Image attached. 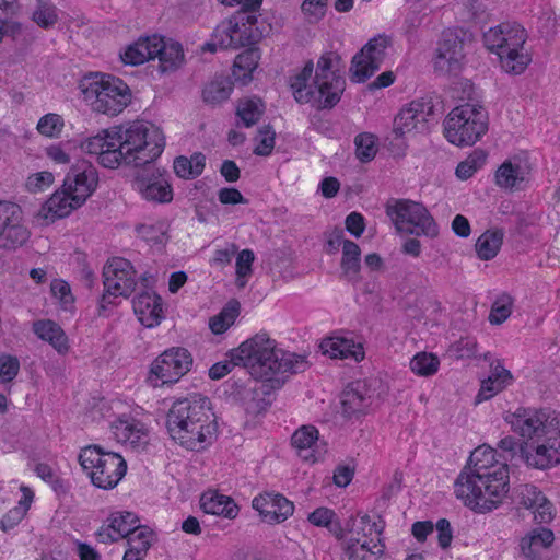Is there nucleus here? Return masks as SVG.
<instances>
[{"label":"nucleus","mask_w":560,"mask_h":560,"mask_svg":"<svg viewBox=\"0 0 560 560\" xmlns=\"http://www.w3.org/2000/svg\"><path fill=\"white\" fill-rule=\"evenodd\" d=\"M165 137L160 127L145 120H132L101 128L79 141L82 153L105 170L140 167L163 152Z\"/></svg>","instance_id":"nucleus-1"},{"label":"nucleus","mask_w":560,"mask_h":560,"mask_svg":"<svg viewBox=\"0 0 560 560\" xmlns=\"http://www.w3.org/2000/svg\"><path fill=\"white\" fill-rule=\"evenodd\" d=\"M518 436H505L501 450L513 452L530 469L546 471L560 465V412L550 408H517L504 417Z\"/></svg>","instance_id":"nucleus-2"},{"label":"nucleus","mask_w":560,"mask_h":560,"mask_svg":"<svg viewBox=\"0 0 560 560\" xmlns=\"http://www.w3.org/2000/svg\"><path fill=\"white\" fill-rule=\"evenodd\" d=\"M510 491V468L489 445L476 447L454 482L455 497L476 513L499 508Z\"/></svg>","instance_id":"nucleus-3"},{"label":"nucleus","mask_w":560,"mask_h":560,"mask_svg":"<svg viewBox=\"0 0 560 560\" xmlns=\"http://www.w3.org/2000/svg\"><path fill=\"white\" fill-rule=\"evenodd\" d=\"M228 355L234 365L246 368L256 380L272 383V387H280L288 373H298L307 366L304 355L279 348L265 331L247 338Z\"/></svg>","instance_id":"nucleus-4"},{"label":"nucleus","mask_w":560,"mask_h":560,"mask_svg":"<svg viewBox=\"0 0 560 560\" xmlns=\"http://www.w3.org/2000/svg\"><path fill=\"white\" fill-rule=\"evenodd\" d=\"M346 86L342 58L338 51H324L316 66L307 61L290 78V88L298 103L331 108L341 98Z\"/></svg>","instance_id":"nucleus-5"},{"label":"nucleus","mask_w":560,"mask_h":560,"mask_svg":"<svg viewBox=\"0 0 560 560\" xmlns=\"http://www.w3.org/2000/svg\"><path fill=\"white\" fill-rule=\"evenodd\" d=\"M173 441L191 451H201L215 439L218 424L210 402L203 397L176 400L166 417Z\"/></svg>","instance_id":"nucleus-6"},{"label":"nucleus","mask_w":560,"mask_h":560,"mask_svg":"<svg viewBox=\"0 0 560 560\" xmlns=\"http://www.w3.org/2000/svg\"><path fill=\"white\" fill-rule=\"evenodd\" d=\"M142 409L132 400L112 397L97 400L90 410L93 421L103 419L113 439L122 445L138 448L149 442L150 428L141 419Z\"/></svg>","instance_id":"nucleus-7"},{"label":"nucleus","mask_w":560,"mask_h":560,"mask_svg":"<svg viewBox=\"0 0 560 560\" xmlns=\"http://www.w3.org/2000/svg\"><path fill=\"white\" fill-rule=\"evenodd\" d=\"M486 49L497 57L499 69L509 75L523 74L533 62L527 31L517 23H501L482 36Z\"/></svg>","instance_id":"nucleus-8"},{"label":"nucleus","mask_w":560,"mask_h":560,"mask_svg":"<svg viewBox=\"0 0 560 560\" xmlns=\"http://www.w3.org/2000/svg\"><path fill=\"white\" fill-rule=\"evenodd\" d=\"M385 522L377 515L358 513L334 530L349 560H377L385 555Z\"/></svg>","instance_id":"nucleus-9"},{"label":"nucleus","mask_w":560,"mask_h":560,"mask_svg":"<svg viewBox=\"0 0 560 560\" xmlns=\"http://www.w3.org/2000/svg\"><path fill=\"white\" fill-rule=\"evenodd\" d=\"M79 94L96 114L116 117L131 103V90L120 78L105 72H90L78 83Z\"/></svg>","instance_id":"nucleus-10"},{"label":"nucleus","mask_w":560,"mask_h":560,"mask_svg":"<svg viewBox=\"0 0 560 560\" xmlns=\"http://www.w3.org/2000/svg\"><path fill=\"white\" fill-rule=\"evenodd\" d=\"M78 459L91 483L103 490L117 487L127 472L125 458L100 445H88L81 448Z\"/></svg>","instance_id":"nucleus-11"},{"label":"nucleus","mask_w":560,"mask_h":560,"mask_svg":"<svg viewBox=\"0 0 560 560\" xmlns=\"http://www.w3.org/2000/svg\"><path fill=\"white\" fill-rule=\"evenodd\" d=\"M488 131V114L476 104H463L453 108L444 119L445 139L456 147H471Z\"/></svg>","instance_id":"nucleus-12"},{"label":"nucleus","mask_w":560,"mask_h":560,"mask_svg":"<svg viewBox=\"0 0 560 560\" xmlns=\"http://www.w3.org/2000/svg\"><path fill=\"white\" fill-rule=\"evenodd\" d=\"M104 292L98 302V314L108 316L124 299H128L137 285V272L132 264L121 257L110 258L103 270Z\"/></svg>","instance_id":"nucleus-13"},{"label":"nucleus","mask_w":560,"mask_h":560,"mask_svg":"<svg viewBox=\"0 0 560 560\" xmlns=\"http://www.w3.org/2000/svg\"><path fill=\"white\" fill-rule=\"evenodd\" d=\"M192 364L194 358L188 349L167 348L150 362L145 383L154 389L172 387L190 372Z\"/></svg>","instance_id":"nucleus-14"},{"label":"nucleus","mask_w":560,"mask_h":560,"mask_svg":"<svg viewBox=\"0 0 560 560\" xmlns=\"http://www.w3.org/2000/svg\"><path fill=\"white\" fill-rule=\"evenodd\" d=\"M387 214L399 232L436 237L439 225L428 209L416 201L396 200L387 206Z\"/></svg>","instance_id":"nucleus-15"},{"label":"nucleus","mask_w":560,"mask_h":560,"mask_svg":"<svg viewBox=\"0 0 560 560\" xmlns=\"http://www.w3.org/2000/svg\"><path fill=\"white\" fill-rule=\"evenodd\" d=\"M533 164L527 152L505 159L494 173V184L505 191H523L532 180Z\"/></svg>","instance_id":"nucleus-16"},{"label":"nucleus","mask_w":560,"mask_h":560,"mask_svg":"<svg viewBox=\"0 0 560 560\" xmlns=\"http://www.w3.org/2000/svg\"><path fill=\"white\" fill-rule=\"evenodd\" d=\"M98 173L91 164L72 165L63 177L60 188L70 199L83 207L98 187Z\"/></svg>","instance_id":"nucleus-17"},{"label":"nucleus","mask_w":560,"mask_h":560,"mask_svg":"<svg viewBox=\"0 0 560 560\" xmlns=\"http://www.w3.org/2000/svg\"><path fill=\"white\" fill-rule=\"evenodd\" d=\"M30 237L27 229L23 225L22 208L11 201H0V241L2 247L16 248L22 246Z\"/></svg>","instance_id":"nucleus-18"},{"label":"nucleus","mask_w":560,"mask_h":560,"mask_svg":"<svg viewBox=\"0 0 560 560\" xmlns=\"http://www.w3.org/2000/svg\"><path fill=\"white\" fill-rule=\"evenodd\" d=\"M291 446L302 462L311 465L323 460L327 453V443L312 424H303L293 432Z\"/></svg>","instance_id":"nucleus-19"},{"label":"nucleus","mask_w":560,"mask_h":560,"mask_svg":"<svg viewBox=\"0 0 560 560\" xmlns=\"http://www.w3.org/2000/svg\"><path fill=\"white\" fill-rule=\"evenodd\" d=\"M433 115L431 102L417 100L404 106L393 122V132L397 137H404L422 132L427 128L429 118Z\"/></svg>","instance_id":"nucleus-20"},{"label":"nucleus","mask_w":560,"mask_h":560,"mask_svg":"<svg viewBox=\"0 0 560 560\" xmlns=\"http://www.w3.org/2000/svg\"><path fill=\"white\" fill-rule=\"evenodd\" d=\"M434 63L439 71L454 78L463 70L465 63L464 43L455 31L443 32Z\"/></svg>","instance_id":"nucleus-21"},{"label":"nucleus","mask_w":560,"mask_h":560,"mask_svg":"<svg viewBox=\"0 0 560 560\" xmlns=\"http://www.w3.org/2000/svg\"><path fill=\"white\" fill-rule=\"evenodd\" d=\"M133 313L145 328H155L165 318V306L162 296L153 289L147 288L132 299Z\"/></svg>","instance_id":"nucleus-22"},{"label":"nucleus","mask_w":560,"mask_h":560,"mask_svg":"<svg viewBox=\"0 0 560 560\" xmlns=\"http://www.w3.org/2000/svg\"><path fill=\"white\" fill-rule=\"evenodd\" d=\"M138 526H140V520L136 513L125 510L114 511L97 529L96 537L103 544L117 542L127 538Z\"/></svg>","instance_id":"nucleus-23"},{"label":"nucleus","mask_w":560,"mask_h":560,"mask_svg":"<svg viewBox=\"0 0 560 560\" xmlns=\"http://www.w3.org/2000/svg\"><path fill=\"white\" fill-rule=\"evenodd\" d=\"M80 209L59 187L39 207L34 214V224L49 226L55 222L70 217Z\"/></svg>","instance_id":"nucleus-24"},{"label":"nucleus","mask_w":560,"mask_h":560,"mask_svg":"<svg viewBox=\"0 0 560 560\" xmlns=\"http://www.w3.org/2000/svg\"><path fill=\"white\" fill-rule=\"evenodd\" d=\"M252 506L258 512L261 521L268 524L282 523L294 512L293 503L275 492L258 494L253 499Z\"/></svg>","instance_id":"nucleus-25"},{"label":"nucleus","mask_w":560,"mask_h":560,"mask_svg":"<svg viewBox=\"0 0 560 560\" xmlns=\"http://www.w3.org/2000/svg\"><path fill=\"white\" fill-rule=\"evenodd\" d=\"M159 33L140 35L119 49V59L125 66H142L156 59Z\"/></svg>","instance_id":"nucleus-26"},{"label":"nucleus","mask_w":560,"mask_h":560,"mask_svg":"<svg viewBox=\"0 0 560 560\" xmlns=\"http://www.w3.org/2000/svg\"><path fill=\"white\" fill-rule=\"evenodd\" d=\"M514 382L512 372L501 360L490 362L489 373L480 378V388L475 397L476 404H481L499 395Z\"/></svg>","instance_id":"nucleus-27"},{"label":"nucleus","mask_w":560,"mask_h":560,"mask_svg":"<svg viewBox=\"0 0 560 560\" xmlns=\"http://www.w3.org/2000/svg\"><path fill=\"white\" fill-rule=\"evenodd\" d=\"M319 349L324 355L331 359H351L360 362L364 359L363 345L355 341L351 336L331 335L322 340Z\"/></svg>","instance_id":"nucleus-28"},{"label":"nucleus","mask_w":560,"mask_h":560,"mask_svg":"<svg viewBox=\"0 0 560 560\" xmlns=\"http://www.w3.org/2000/svg\"><path fill=\"white\" fill-rule=\"evenodd\" d=\"M133 188L147 201L168 203L173 200V188L170 180L160 173L138 177Z\"/></svg>","instance_id":"nucleus-29"},{"label":"nucleus","mask_w":560,"mask_h":560,"mask_svg":"<svg viewBox=\"0 0 560 560\" xmlns=\"http://www.w3.org/2000/svg\"><path fill=\"white\" fill-rule=\"evenodd\" d=\"M158 50V72L160 74L174 73L185 66L184 47L178 40L160 34Z\"/></svg>","instance_id":"nucleus-30"},{"label":"nucleus","mask_w":560,"mask_h":560,"mask_svg":"<svg viewBox=\"0 0 560 560\" xmlns=\"http://www.w3.org/2000/svg\"><path fill=\"white\" fill-rule=\"evenodd\" d=\"M9 489L11 492L15 489L18 490L19 500L18 504L10 509L0 520V527L4 532L13 529L24 520L35 499L34 490L18 480L10 481Z\"/></svg>","instance_id":"nucleus-31"},{"label":"nucleus","mask_w":560,"mask_h":560,"mask_svg":"<svg viewBox=\"0 0 560 560\" xmlns=\"http://www.w3.org/2000/svg\"><path fill=\"white\" fill-rule=\"evenodd\" d=\"M522 505L530 510L537 523H549L555 517L553 504L542 491L533 485H526L521 491Z\"/></svg>","instance_id":"nucleus-32"},{"label":"nucleus","mask_w":560,"mask_h":560,"mask_svg":"<svg viewBox=\"0 0 560 560\" xmlns=\"http://www.w3.org/2000/svg\"><path fill=\"white\" fill-rule=\"evenodd\" d=\"M261 59V50L250 47L235 57L232 77L235 84L247 86L254 80V73L258 69Z\"/></svg>","instance_id":"nucleus-33"},{"label":"nucleus","mask_w":560,"mask_h":560,"mask_svg":"<svg viewBox=\"0 0 560 560\" xmlns=\"http://www.w3.org/2000/svg\"><path fill=\"white\" fill-rule=\"evenodd\" d=\"M200 506L207 514L234 520L240 513L238 505L234 500L217 490H208L200 498Z\"/></svg>","instance_id":"nucleus-34"},{"label":"nucleus","mask_w":560,"mask_h":560,"mask_svg":"<svg viewBox=\"0 0 560 560\" xmlns=\"http://www.w3.org/2000/svg\"><path fill=\"white\" fill-rule=\"evenodd\" d=\"M234 36L237 47L258 43L264 37V30L258 26V19L254 13L247 11L240 12L232 16Z\"/></svg>","instance_id":"nucleus-35"},{"label":"nucleus","mask_w":560,"mask_h":560,"mask_svg":"<svg viewBox=\"0 0 560 560\" xmlns=\"http://www.w3.org/2000/svg\"><path fill=\"white\" fill-rule=\"evenodd\" d=\"M272 383L254 382L253 386L245 388L242 395V404L248 415L258 416L264 413L271 405L269 389H273Z\"/></svg>","instance_id":"nucleus-36"},{"label":"nucleus","mask_w":560,"mask_h":560,"mask_svg":"<svg viewBox=\"0 0 560 560\" xmlns=\"http://www.w3.org/2000/svg\"><path fill=\"white\" fill-rule=\"evenodd\" d=\"M342 411L347 416L364 413L371 406V396L363 382L348 385L341 394Z\"/></svg>","instance_id":"nucleus-37"},{"label":"nucleus","mask_w":560,"mask_h":560,"mask_svg":"<svg viewBox=\"0 0 560 560\" xmlns=\"http://www.w3.org/2000/svg\"><path fill=\"white\" fill-rule=\"evenodd\" d=\"M555 541L553 532L546 527L529 530L521 540V551L529 560H538Z\"/></svg>","instance_id":"nucleus-38"},{"label":"nucleus","mask_w":560,"mask_h":560,"mask_svg":"<svg viewBox=\"0 0 560 560\" xmlns=\"http://www.w3.org/2000/svg\"><path fill=\"white\" fill-rule=\"evenodd\" d=\"M34 334L43 341L48 342L59 354L69 351V340L63 329L50 319H40L33 324Z\"/></svg>","instance_id":"nucleus-39"},{"label":"nucleus","mask_w":560,"mask_h":560,"mask_svg":"<svg viewBox=\"0 0 560 560\" xmlns=\"http://www.w3.org/2000/svg\"><path fill=\"white\" fill-rule=\"evenodd\" d=\"M265 112L266 104L260 97L256 95L244 96L236 104V124L249 128L261 119Z\"/></svg>","instance_id":"nucleus-40"},{"label":"nucleus","mask_w":560,"mask_h":560,"mask_svg":"<svg viewBox=\"0 0 560 560\" xmlns=\"http://www.w3.org/2000/svg\"><path fill=\"white\" fill-rule=\"evenodd\" d=\"M504 238V232L491 229L483 232L476 241V253L481 260H491L500 252Z\"/></svg>","instance_id":"nucleus-41"},{"label":"nucleus","mask_w":560,"mask_h":560,"mask_svg":"<svg viewBox=\"0 0 560 560\" xmlns=\"http://www.w3.org/2000/svg\"><path fill=\"white\" fill-rule=\"evenodd\" d=\"M232 18L221 22L214 30L211 39L202 46V51L214 52L221 48H236V38L234 36V27Z\"/></svg>","instance_id":"nucleus-42"},{"label":"nucleus","mask_w":560,"mask_h":560,"mask_svg":"<svg viewBox=\"0 0 560 560\" xmlns=\"http://www.w3.org/2000/svg\"><path fill=\"white\" fill-rule=\"evenodd\" d=\"M409 370L419 377L434 376L441 366V360L438 354L429 351H419L409 360Z\"/></svg>","instance_id":"nucleus-43"},{"label":"nucleus","mask_w":560,"mask_h":560,"mask_svg":"<svg viewBox=\"0 0 560 560\" xmlns=\"http://www.w3.org/2000/svg\"><path fill=\"white\" fill-rule=\"evenodd\" d=\"M66 129V118L58 113H46L42 115L35 126L36 132L48 140H58Z\"/></svg>","instance_id":"nucleus-44"},{"label":"nucleus","mask_w":560,"mask_h":560,"mask_svg":"<svg viewBox=\"0 0 560 560\" xmlns=\"http://www.w3.org/2000/svg\"><path fill=\"white\" fill-rule=\"evenodd\" d=\"M380 66L375 63L363 50L360 49L351 60L349 77L352 82L363 83L370 79Z\"/></svg>","instance_id":"nucleus-45"},{"label":"nucleus","mask_w":560,"mask_h":560,"mask_svg":"<svg viewBox=\"0 0 560 560\" xmlns=\"http://www.w3.org/2000/svg\"><path fill=\"white\" fill-rule=\"evenodd\" d=\"M206 165V156L202 153H195L190 158L180 155L174 160L175 174L184 179H191L199 176Z\"/></svg>","instance_id":"nucleus-46"},{"label":"nucleus","mask_w":560,"mask_h":560,"mask_svg":"<svg viewBox=\"0 0 560 560\" xmlns=\"http://www.w3.org/2000/svg\"><path fill=\"white\" fill-rule=\"evenodd\" d=\"M138 237L152 248H162L167 242L166 226L162 222H145L136 229Z\"/></svg>","instance_id":"nucleus-47"},{"label":"nucleus","mask_w":560,"mask_h":560,"mask_svg":"<svg viewBox=\"0 0 560 560\" xmlns=\"http://www.w3.org/2000/svg\"><path fill=\"white\" fill-rule=\"evenodd\" d=\"M241 305L237 301L232 300L220 311L219 314L212 316L209 320V327L215 335L225 332L236 320L240 315Z\"/></svg>","instance_id":"nucleus-48"},{"label":"nucleus","mask_w":560,"mask_h":560,"mask_svg":"<svg viewBox=\"0 0 560 560\" xmlns=\"http://www.w3.org/2000/svg\"><path fill=\"white\" fill-rule=\"evenodd\" d=\"M360 247L352 241L343 243L341 270L351 281L358 280L360 271Z\"/></svg>","instance_id":"nucleus-49"},{"label":"nucleus","mask_w":560,"mask_h":560,"mask_svg":"<svg viewBox=\"0 0 560 560\" xmlns=\"http://www.w3.org/2000/svg\"><path fill=\"white\" fill-rule=\"evenodd\" d=\"M233 91V82L225 77H218L210 81L203 89L202 96L207 103H221L230 97Z\"/></svg>","instance_id":"nucleus-50"},{"label":"nucleus","mask_w":560,"mask_h":560,"mask_svg":"<svg viewBox=\"0 0 560 560\" xmlns=\"http://www.w3.org/2000/svg\"><path fill=\"white\" fill-rule=\"evenodd\" d=\"M514 308V300L508 293L499 294L492 302L488 320L491 325H501L506 322Z\"/></svg>","instance_id":"nucleus-51"},{"label":"nucleus","mask_w":560,"mask_h":560,"mask_svg":"<svg viewBox=\"0 0 560 560\" xmlns=\"http://www.w3.org/2000/svg\"><path fill=\"white\" fill-rule=\"evenodd\" d=\"M487 153L482 150H474L465 160L458 163L455 174L460 180L472 177L486 164Z\"/></svg>","instance_id":"nucleus-52"},{"label":"nucleus","mask_w":560,"mask_h":560,"mask_svg":"<svg viewBox=\"0 0 560 560\" xmlns=\"http://www.w3.org/2000/svg\"><path fill=\"white\" fill-rule=\"evenodd\" d=\"M50 294L61 310L73 311L75 299L70 284L66 280L54 279L50 283Z\"/></svg>","instance_id":"nucleus-53"},{"label":"nucleus","mask_w":560,"mask_h":560,"mask_svg":"<svg viewBox=\"0 0 560 560\" xmlns=\"http://www.w3.org/2000/svg\"><path fill=\"white\" fill-rule=\"evenodd\" d=\"M155 540V533L148 526L140 525L127 537V548L148 555Z\"/></svg>","instance_id":"nucleus-54"},{"label":"nucleus","mask_w":560,"mask_h":560,"mask_svg":"<svg viewBox=\"0 0 560 560\" xmlns=\"http://www.w3.org/2000/svg\"><path fill=\"white\" fill-rule=\"evenodd\" d=\"M254 260L255 255L250 249H243L237 254L235 261V281L237 287L243 288L247 284L253 272Z\"/></svg>","instance_id":"nucleus-55"},{"label":"nucleus","mask_w":560,"mask_h":560,"mask_svg":"<svg viewBox=\"0 0 560 560\" xmlns=\"http://www.w3.org/2000/svg\"><path fill=\"white\" fill-rule=\"evenodd\" d=\"M355 153L361 162H369L374 159L378 150L377 138L370 132H363L355 137Z\"/></svg>","instance_id":"nucleus-56"},{"label":"nucleus","mask_w":560,"mask_h":560,"mask_svg":"<svg viewBox=\"0 0 560 560\" xmlns=\"http://www.w3.org/2000/svg\"><path fill=\"white\" fill-rule=\"evenodd\" d=\"M55 174L50 171H38L27 175L25 189L31 194H42L48 190L55 183Z\"/></svg>","instance_id":"nucleus-57"},{"label":"nucleus","mask_w":560,"mask_h":560,"mask_svg":"<svg viewBox=\"0 0 560 560\" xmlns=\"http://www.w3.org/2000/svg\"><path fill=\"white\" fill-rule=\"evenodd\" d=\"M392 45V38L385 34H380L371 38L362 48L361 50L366 54L375 63H378L381 66L385 55L386 50Z\"/></svg>","instance_id":"nucleus-58"},{"label":"nucleus","mask_w":560,"mask_h":560,"mask_svg":"<svg viewBox=\"0 0 560 560\" xmlns=\"http://www.w3.org/2000/svg\"><path fill=\"white\" fill-rule=\"evenodd\" d=\"M32 20L43 28L51 27L58 20V13L55 5L39 0L32 14Z\"/></svg>","instance_id":"nucleus-59"},{"label":"nucleus","mask_w":560,"mask_h":560,"mask_svg":"<svg viewBox=\"0 0 560 560\" xmlns=\"http://www.w3.org/2000/svg\"><path fill=\"white\" fill-rule=\"evenodd\" d=\"M301 11L307 22L316 23L326 14L327 0H304L301 4Z\"/></svg>","instance_id":"nucleus-60"},{"label":"nucleus","mask_w":560,"mask_h":560,"mask_svg":"<svg viewBox=\"0 0 560 560\" xmlns=\"http://www.w3.org/2000/svg\"><path fill=\"white\" fill-rule=\"evenodd\" d=\"M46 158L56 165H68L71 162V154L69 153L65 142H51L44 148Z\"/></svg>","instance_id":"nucleus-61"},{"label":"nucleus","mask_w":560,"mask_h":560,"mask_svg":"<svg viewBox=\"0 0 560 560\" xmlns=\"http://www.w3.org/2000/svg\"><path fill=\"white\" fill-rule=\"evenodd\" d=\"M275 131L270 127L260 128L255 138L254 152L257 155H269L275 148Z\"/></svg>","instance_id":"nucleus-62"},{"label":"nucleus","mask_w":560,"mask_h":560,"mask_svg":"<svg viewBox=\"0 0 560 560\" xmlns=\"http://www.w3.org/2000/svg\"><path fill=\"white\" fill-rule=\"evenodd\" d=\"M20 371V361L11 354L0 355V383H9L15 378Z\"/></svg>","instance_id":"nucleus-63"},{"label":"nucleus","mask_w":560,"mask_h":560,"mask_svg":"<svg viewBox=\"0 0 560 560\" xmlns=\"http://www.w3.org/2000/svg\"><path fill=\"white\" fill-rule=\"evenodd\" d=\"M486 11V5L480 0H467L457 7L456 14L463 21H472L480 18Z\"/></svg>","instance_id":"nucleus-64"}]
</instances>
